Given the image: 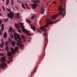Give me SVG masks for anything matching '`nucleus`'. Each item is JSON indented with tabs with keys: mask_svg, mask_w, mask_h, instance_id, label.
Instances as JSON below:
<instances>
[{
	"mask_svg": "<svg viewBox=\"0 0 77 77\" xmlns=\"http://www.w3.org/2000/svg\"><path fill=\"white\" fill-rule=\"evenodd\" d=\"M26 22H27L29 24H31V22H30V21L29 20H26Z\"/></svg>",
	"mask_w": 77,
	"mask_h": 77,
	"instance_id": "aec40b11",
	"label": "nucleus"
},
{
	"mask_svg": "<svg viewBox=\"0 0 77 77\" xmlns=\"http://www.w3.org/2000/svg\"><path fill=\"white\" fill-rule=\"evenodd\" d=\"M20 47L21 49H23V48H24L23 47H24V45L22 44H21L20 45Z\"/></svg>",
	"mask_w": 77,
	"mask_h": 77,
	"instance_id": "dca6fc26",
	"label": "nucleus"
},
{
	"mask_svg": "<svg viewBox=\"0 0 77 77\" xmlns=\"http://www.w3.org/2000/svg\"><path fill=\"white\" fill-rule=\"evenodd\" d=\"M3 45H4V42H2V44H0V47L1 48H3Z\"/></svg>",
	"mask_w": 77,
	"mask_h": 77,
	"instance_id": "ddd939ff",
	"label": "nucleus"
},
{
	"mask_svg": "<svg viewBox=\"0 0 77 77\" xmlns=\"http://www.w3.org/2000/svg\"><path fill=\"white\" fill-rule=\"evenodd\" d=\"M2 27H4V24L2 23Z\"/></svg>",
	"mask_w": 77,
	"mask_h": 77,
	"instance_id": "a19ab883",
	"label": "nucleus"
},
{
	"mask_svg": "<svg viewBox=\"0 0 77 77\" xmlns=\"http://www.w3.org/2000/svg\"><path fill=\"white\" fill-rule=\"evenodd\" d=\"M12 28H10L9 30L10 32H12Z\"/></svg>",
	"mask_w": 77,
	"mask_h": 77,
	"instance_id": "2f4dec72",
	"label": "nucleus"
},
{
	"mask_svg": "<svg viewBox=\"0 0 77 77\" xmlns=\"http://www.w3.org/2000/svg\"><path fill=\"white\" fill-rule=\"evenodd\" d=\"M53 3L54 4H56V2H53Z\"/></svg>",
	"mask_w": 77,
	"mask_h": 77,
	"instance_id": "de8ad7c7",
	"label": "nucleus"
},
{
	"mask_svg": "<svg viewBox=\"0 0 77 77\" xmlns=\"http://www.w3.org/2000/svg\"><path fill=\"white\" fill-rule=\"evenodd\" d=\"M26 3L24 4V5H26Z\"/></svg>",
	"mask_w": 77,
	"mask_h": 77,
	"instance_id": "bf43d9fd",
	"label": "nucleus"
},
{
	"mask_svg": "<svg viewBox=\"0 0 77 77\" xmlns=\"http://www.w3.org/2000/svg\"><path fill=\"white\" fill-rule=\"evenodd\" d=\"M11 44H12V47L15 46V41L13 40Z\"/></svg>",
	"mask_w": 77,
	"mask_h": 77,
	"instance_id": "9b49d317",
	"label": "nucleus"
},
{
	"mask_svg": "<svg viewBox=\"0 0 77 77\" xmlns=\"http://www.w3.org/2000/svg\"><path fill=\"white\" fill-rule=\"evenodd\" d=\"M1 41L2 42H3V40L2 39H1Z\"/></svg>",
	"mask_w": 77,
	"mask_h": 77,
	"instance_id": "8fccbe9b",
	"label": "nucleus"
},
{
	"mask_svg": "<svg viewBox=\"0 0 77 77\" xmlns=\"http://www.w3.org/2000/svg\"><path fill=\"white\" fill-rule=\"evenodd\" d=\"M36 18V16L35 15H33L31 19H33L34 18Z\"/></svg>",
	"mask_w": 77,
	"mask_h": 77,
	"instance_id": "a878e982",
	"label": "nucleus"
},
{
	"mask_svg": "<svg viewBox=\"0 0 77 77\" xmlns=\"http://www.w3.org/2000/svg\"><path fill=\"white\" fill-rule=\"evenodd\" d=\"M19 15H20V13H17V16H16V18H20V16H19Z\"/></svg>",
	"mask_w": 77,
	"mask_h": 77,
	"instance_id": "2eb2a0df",
	"label": "nucleus"
},
{
	"mask_svg": "<svg viewBox=\"0 0 77 77\" xmlns=\"http://www.w3.org/2000/svg\"><path fill=\"white\" fill-rule=\"evenodd\" d=\"M23 25H24V23H21L20 26L22 28V30L23 32H24V33H29V31H27V30H26V29H24V28L23 27Z\"/></svg>",
	"mask_w": 77,
	"mask_h": 77,
	"instance_id": "423d86ee",
	"label": "nucleus"
},
{
	"mask_svg": "<svg viewBox=\"0 0 77 77\" xmlns=\"http://www.w3.org/2000/svg\"><path fill=\"white\" fill-rule=\"evenodd\" d=\"M9 47H8V45H6V46L5 50H9Z\"/></svg>",
	"mask_w": 77,
	"mask_h": 77,
	"instance_id": "a211bd4d",
	"label": "nucleus"
},
{
	"mask_svg": "<svg viewBox=\"0 0 77 77\" xmlns=\"http://www.w3.org/2000/svg\"><path fill=\"white\" fill-rule=\"evenodd\" d=\"M7 11H8V12H10L9 13H8V17L9 18H10L11 20H12V19H13V17H14V12H11V10L9 9H8L7 10Z\"/></svg>",
	"mask_w": 77,
	"mask_h": 77,
	"instance_id": "39448f33",
	"label": "nucleus"
},
{
	"mask_svg": "<svg viewBox=\"0 0 77 77\" xmlns=\"http://www.w3.org/2000/svg\"><path fill=\"white\" fill-rule=\"evenodd\" d=\"M1 50H2V49H0V51H1Z\"/></svg>",
	"mask_w": 77,
	"mask_h": 77,
	"instance_id": "052dcab7",
	"label": "nucleus"
},
{
	"mask_svg": "<svg viewBox=\"0 0 77 77\" xmlns=\"http://www.w3.org/2000/svg\"><path fill=\"white\" fill-rule=\"evenodd\" d=\"M1 24H1L0 23V26H1Z\"/></svg>",
	"mask_w": 77,
	"mask_h": 77,
	"instance_id": "680f3d73",
	"label": "nucleus"
},
{
	"mask_svg": "<svg viewBox=\"0 0 77 77\" xmlns=\"http://www.w3.org/2000/svg\"><path fill=\"white\" fill-rule=\"evenodd\" d=\"M18 32H19V33H21V30L20 29H18Z\"/></svg>",
	"mask_w": 77,
	"mask_h": 77,
	"instance_id": "4c0bfd02",
	"label": "nucleus"
},
{
	"mask_svg": "<svg viewBox=\"0 0 77 77\" xmlns=\"http://www.w3.org/2000/svg\"><path fill=\"white\" fill-rule=\"evenodd\" d=\"M2 9L4 11H5V7L4 6H3L2 7Z\"/></svg>",
	"mask_w": 77,
	"mask_h": 77,
	"instance_id": "72a5a7b5",
	"label": "nucleus"
},
{
	"mask_svg": "<svg viewBox=\"0 0 77 77\" xmlns=\"http://www.w3.org/2000/svg\"><path fill=\"white\" fill-rule=\"evenodd\" d=\"M17 46H19V45H20V43H17Z\"/></svg>",
	"mask_w": 77,
	"mask_h": 77,
	"instance_id": "c03bdc74",
	"label": "nucleus"
},
{
	"mask_svg": "<svg viewBox=\"0 0 77 77\" xmlns=\"http://www.w3.org/2000/svg\"><path fill=\"white\" fill-rule=\"evenodd\" d=\"M26 34L27 35H29V36H32V35H33L34 34L33 33L32 34H31L29 33H27Z\"/></svg>",
	"mask_w": 77,
	"mask_h": 77,
	"instance_id": "bb28decb",
	"label": "nucleus"
},
{
	"mask_svg": "<svg viewBox=\"0 0 77 77\" xmlns=\"http://www.w3.org/2000/svg\"><path fill=\"white\" fill-rule=\"evenodd\" d=\"M1 29L2 32H3V30H4V27H1Z\"/></svg>",
	"mask_w": 77,
	"mask_h": 77,
	"instance_id": "473e14b6",
	"label": "nucleus"
},
{
	"mask_svg": "<svg viewBox=\"0 0 77 77\" xmlns=\"http://www.w3.org/2000/svg\"><path fill=\"white\" fill-rule=\"evenodd\" d=\"M2 0V1H3V2H4L5 1V0Z\"/></svg>",
	"mask_w": 77,
	"mask_h": 77,
	"instance_id": "4d7b16f0",
	"label": "nucleus"
},
{
	"mask_svg": "<svg viewBox=\"0 0 77 77\" xmlns=\"http://www.w3.org/2000/svg\"><path fill=\"white\" fill-rule=\"evenodd\" d=\"M36 68V66L35 67V68Z\"/></svg>",
	"mask_w": 77,
	"mask_h": 77,
	"instance_id": "774afa93",
	"label": "nucleus"
},
{
	"mask_svg": "<svg viewBox=\"0 0 77 77\" xmlns=\"http://www.w3.org/2000/svg\"><path fill=\"white\" fill-rule=\"evenodd\" d=\"M59 12L55 15L52 17V19H54L57 17V16H62V17H65L66 15V10L63 8V6H62L59 7L58 8Z\"/></svg>",
	"mask_w": 77,
	"mask_h": 77,
	"instance_id": "f257e3e1",
	"label": "nucleus"
},
{
	"mask_svg": "<svg viewBox=\"0 0 77 77\" xmlns=\"http://www.w3.org/2000/svg\"><path fill=\"white\" fill-rule=\"evenodd\" d=\"M14 26L16 28H17V29H19V25L18 24L15 23L14 25Z\"/></svg>",
	"mask_w": 77,
	"mask_h": 77,
	"instance_id": "f8f14e48",
	"label": "nucleus"
},
{
	"mask_svg": "<svg viewBox=\"0 0 77 77\" xmlns=\"http://www.w3.org/2000/svg\"><path fill=\"white\" fill-rule=\"evenodd\" d=\"M46 45H45V49H44V50H45V48H46Z\"/></svg>",
	"mask_w": 77,
	"mask_h": 77,
	"instance_id": "603ef678",
	"label": "nucleus"
},
{
	"mask_svg": "<svg viewBox=\"0 0 77 77\" xmlns=\"http://www.w3.org/2000/svg\"><path fill=\"white\" fill-rule=\"evenodd\" d=\"M31 5H32V8L33 9H35L36 8V4H31Z\"/></svg>",
	"mask_w": 77,
	"mask_h": 77,
	"instance_id": "1a4fd4ad",
	"label": "nucleus"
},
{
	"mask_svg": "<svg viewBox=\"0 0 77 77\" xmlns=\"http://www.w3.org/2000/svg\"><path fill=\"white\" fill-rule=\"evenodd\" d=\"M9 40H10V41H11V40L10 39Z\"/></svg>",
	"mask_w": 77,
	"mask_h": 77,
	"instance_id": "338daca9",
	"label": "nucleus"
},
{
	"mask_svg": "<svg viewBox=\"0 0 77 77\" xmlns=\"http://www.w3.org/2000/svg\"><path fill=\"white\" fill-rule=\"evenodd\" d=\"M1 60V58H0V61Z\"/></svg>",
	"mask_w": 77,
	"mask_h": 77,
	"instance_id": "e2e57ef3",
	"label": "nucleus"
},
{
	"mask_svg": "<svg viewBox=\"0 0 77 77\" xmlns=\"http://www.w3.org/2000/svg\"><path fill=\"white\" fill-rule=\"evenodd\" d=\"M36 70V69H35L34 70V71L33 72H32V74H33V73L35 71V70Z\"/></svg>",
	"mask_w": 77,
	"mask_h": 77,
	"instance_id": "58836bf2",
	"label": "nucleus"
},
{
	"mask_svg": "<svg viewBox=\"0 0 77 77\" xmlns=\"http://www.w3.org/2000/svg\"><path fill=\"white\" fill-rule=\"evenodd\" d=\"M11 4L12 6H13V5L14 4V0H11Z\"/></svg>",
	"mask_w": 77,
	"mask_h": 77,
	"instance_id": "393cba45",
	"label": "nucleus"
},
{
	"mask_svg": "<svg viewBox=\"0 0 77 77\" xmlns=\"http://www.w3.org/2000/svg\"><path fill=\"white\" fill-rule=\"evenodd\" d=\"M65 0H60V3L61 4H65Z\"/></svg>",
	"mask_w": 77,
	"mask_h": 77,
	"instance_id": "9d476101",
	"label": "nucleus"
},
{
	"mask_svg": "<svg viewBox=\"0 0 77 77\" xmlns=\"http://www.w3.org/2000/svg\"><path fill=\"white\" fill-rule=\"evenodd\" d=\"M14 38L15 40H17L18 39V40H17V42L20 44H21V38H20V36H19V35L17 33H14Z\"/></svg>",
	"mask_w": 77,
	"mask_h": 77,
	"instance_id": "20e7f679",
	"label": "nucleus"
},
{
	"mask_svg": "<svg viewBox=\"0 0 77 77\" xmlns=\"http://www.w3.org/2000/svg\"><path fill=\"white\" fill-rule=\"evenodd\" d=\"M12 57H10L8 58V59L9 60L8 62V63H10V62H12V61H13V60H12V59H12Z\"/></svg>",
	"mask_w": 77,
	"mask_h": 77,
	"instance_id": "6e6552de",
	"label": "nucleus"
},
{
	"mask_svg": "<svg viewBox=\"0 0 77 77\" xmlns=\"http://www.w3.org/2000/svg\"><path fill=\"white\" fill-rule=\"evenodd\" d=\"M8 42H6L5 43V45H8Z\"/></svg>",
	"mask_w": 77,
	"mask_h": 77,
	"instance_id": "e433bc0d",
	"label": "nucleus"
},
{
	"mask_svg": "<svg viewBox=\"0 0 77 77\" xmlns=\"http://www.w3.org/2000/svg\"><path fill=\"white\" fill-rule=\"evenodd\" d=\"M0 16H2V14L1 13H0Z\"/></svg>",
	"mask_w": 77,
	"mask_h": 77,
	"instance_id": "3c124183",
	"label": "nucleus"
},
{
	"mask_svg": "<svg viewBox=\"0 0 77 77\" xmlns=\"http://www.w3.org/2000/svg\"><path fill=\"white\" fill-rule=\"evenodd\" d=\"M47 5H48V3H47Z\"/></svg>",
	"mask_w": 77,
	"mask_h": 77,
	"instance_id": "0e129e2a",
	"label": "nucleus"
},
{
	"mask_svg": "<svg viewBox=\"0 0 77 77\" xmlns=\"http://www.w3.org/2000/svg\"><path fill=\"white\" fill-rule=\"evenodd\" d=\"M6 10H7L8 9V8H6Z\"/></svg>",
	"mask_w": 77,
	"mask_h": 77,
	"instance_id": "864d4df0",
	"label": "nucleus"
},
{
	"mask_svg": "<svg viewBox=\"0 0 77 77\" xmlns=\"http://www.w3.org/2000/svg\"><path fill=\"white\" fill-rule=\"evenodd\" d=\"M9 2V0H7L6 2V5L7 6H8V5Z\"/></svg>",
	"mask_w": 77,
	"mask_h": 77,
	"instance_id": "412c9836",
	"label": "nucleus"
},
{
	"mask_svg": "<svg viewBox=\"0 0 77 77\" xmlns=\"http://www.w3.org/2000/svg\"><path fill=\"white\" fill-rule=\"evenodd\" d=\"M46 35H47V33H44L43 34V35L44 36H45Z\"/></svg>",
	"mask_w": 77,
	"mask_h": 77,
	"instance_id": "a18cd8bd",
	"label": "nucleus"
},
{
	"mask_svg": "<svg viewBox=\"0 0 77 77\" xmlns=\"http://www.w3.org/2000/svg\"><path fill=\"white\" fill-rule=\"evenodd\" d=\"M2 23V21L1 20H0V24H1Z\"/></svg>",
	"mask_w": 77,
	"mask_h": 77,
	"instance_id": "49530a36",
	"label": "nucleus"
},
{
	"mask_svg": "<svg viewBox=\"0 0 77 77\" xmlns=\"http://www.w3.org/2000/svg\"><path fill=\"white\" fill-rule=\"evenodd\" d=\"M22 7L23 8V9H25L24 5V4L23 3H22Z\"/></svg>",
	"mask_w": 77,
	"mask_h": 77,
	"instance_id": "cd10ccee",
	"label": "nucleus"
},
{
	"mask_svg": "<svg viewBox=\"0 0 77 77\" xmlns=\"http://www.w3.org/2000/svg\"><path fill=\"white\" fill-rule=\"evenodd\" d=\"M48 39H47V37H45V41H48Z\"/></svg>",
	"mask_w": 77,
	"mask_h": 77,
	"instance_id": "c85d7f7f",
	"label": "nucleus"
},
{
	"mask_svg": "<svg viewBox=\"0 0 77 77\" xmlns=\"http://www.w3.org/2000/svg\"><path fill=\"white\" fill-rule=\"evenodd\" d=\"M18 48H19L18 47H16L14 48L15 50L14 49L12 48H11V51L12 53V54H15V51L18 50Z\"/></svg>",
	"mask_w": 77,
	"mask_h": 77,
	"instance_id": "0eeeda50",
	"label": "nucleus"
},
{
	"mask_svg": "<svg viewBox=\"0 0 77 77\" xmlns=\"http://www.w3.org/2000/svg\"><path fill=\"white\" fill-rule=\"evenodd\" d=\"M29 39H32V38L31 37H30L29 38Z\"/></svg>",
	"mask_w": 77,
	"mask_h": 77,
	"instance_id": "5fc2aeb1",
	"label": "nucleus"
},
{
	"mask_svg": "<svg viewBox=\"0 0 77 77\" xmlns=\"http://www.w3.org/2000/svg\"><path fill=\"white\" fill-rule=\"evenodd\" d=\"M7 34L6 32H5L4 34V38H6V37L7 36Z\"/></svg>",
	"mask_w": 77,
	"mask_h": 77,
	"instance_id": "f3484780",
	"label": "nucleus"
},
{
	"mask_svg": "<svg viewBox=\"0 0 77 77\" xmlns=\"http://www.w3.org/2000/svg\"><path fill=\"white\" fill-rule=\"evenodd\" d=\"M12 7L13 9H14V7H13V6H12Z\"/></svg>",
	"mask_w": 77,
	"mask_h": 77,
	"instance_id": "6e6d98bb",
	"label": "nucleus"
},
{
	"mask_svg": "<svg viewBox=\"0 0 77 77\" xmlns=\"http://www.w3.org/2000/svg\"><path fill=\"white\" fill-rule=\"evenodd\" d=\"M0 35H2V31H1V30H0Z\"/></svg>",
	"mask_w": 77,
	"mask_h": 77,
	"instance_id": "79ce46f5",
	"label": "nucleus"
},
{
	"mask_svg": "<svg viewBox=\"0 0 77 77\" xmlns=\"http://www.w3.org/2000/svg\"><path fill=\"white\" fill-rule=\"evenodd\" d=\"M31 28L33 30H35V26L33 25L32 26H31Z\"/></svg>",
	"mask_w": 77,
	"mask_h": 77,
	"instance_id": "6ab92c4d",
	"label": "nucleus"
},
{
	"mask_svg": "<svg viewBox=\"0 0 77 77\" xmlns=\"http://www.w3.org/2000/svg\"><path fill=\"white\" fill-rule=\"evenodd\" d=\"M44 9H43L42 8L41 12V14H44Z\"/></svg>",
	"mask_w": 77,
	"mask_h": 77,
	"instance_id": "5701e85b",
	"label": "nucleus"
},
{
	"mask_svg": "<svg viewBox=\"0 0 77 77\" xmlns=\"http://www.w3.org/2000/svg\"><path fill=\"white\" fill-rule=\"evenodd\" d=\"M10 36L12 39H13V35L11 34H10Z\"/></svg>",
	"mask_w": 77,
	"mask_h": 77,
	"instance_id": "f704fd0d",
	"label": "nucleus"
},
{
	"mask_svg": "<svg viewBox=\"0 0 77 77\" xmlns=\"http://www.w3.org/2000/svg\"><path fill=\"white\" fill-rule=\"evenodd\" d=\"M33 2L35 3H39V0H33Z\"/></svg>",
	"mask_w": 77,
	"mask_h": 77,
	"instance_id": "4468645a",
	"label": "nucleus"
},
{
	"mask_svg": "<svg viewBox=\"0 0 77 77\" xmlns=\"http://www.w3.org/2000/svg\"><path fill=\"white\" fill-rule=\"evenodd\" d=\"M43 1H44V2H45V0H43Z\"/></svg>",
	"mask_w": 77,
	"mask_h": 77,
	"instance_id": "13d9d810",
	"label": "nucleus"
},
{
	"mask_svg": "<svg viewBox=\"0 0 77 77\" xmlns=\"http://www.w3.org/2000/svg\"><path fill=\"white\" fill-rule=\"evenodd\" d=\"M1 11V9L0 8V11Z\"/></svg>",
	"mask_w": 77,
	"mask_h": 77,
	"instance_id": "69168bd1",
	"label": "nucleus"
},
{
	"mask_svg": "<svg viewBox=\"0 0 77 77\" xmlns=\"http://www.w3.org/2000/svg\"><path fill=\"white\" fill-rule=\"evenodd\" d=\"M7 54H8V56H11V54L12 53L11 52H7Z\"/></svg>",
	"mask_w": 77,
	"mask_h": 77,
	"instance_id": "4be33fe9",
	"label": "nucleus"
},
{
	"mask_svg": "<svg viewBox=\"0 0 77 77\" xmlns=\"http://www.w3.org/2000/svg\"><path fill=\"white\" fill-rule=\"evenodd\" d=\"M8 21V19H5L4 20V22L6 23V22H7Z\"/></svg>",
	"mask_w": 77,
	"mask_h": 77,
	"instance_id": "c756f323",
	"label": "nucleus"
},
{
	"mask_svg": "<svg viewBox=\"0 0 77 77\" xmlns=\"http://www.w3.org/2000/svg\"><path fill=\"white\" fill-rule=\"evenodd\" d=\"M60 19L58 20H57L56 21H55L54 22H52L51 20H48V22H47V24L44 26H42L40 27L39 29L40 30H42V31H44V32H46L47 30L46 29H47V27L48 26V24H53V23H55L56 22L60 21Z\"/></svg>",
	"mask_w": 77,
	"mask_h": 77,
	"instance_id": "f03ea898",
	"label": "nucleus"
},
{
	"mask_svg": "<svg viewBox=\"0 0 77 77\" xmlns=\"http://www.w3.org/2000/svg\"><path fill=\"white\" fill-rule=\"evenodd\" d=\"M22 38L23 39H25V37L23 35H22Z\"/></svg>",
	"mask_w": 77,
	"mask_h": 77,
	"instance_id": "c9c22d12",
	"label": "nucleus"
},
{
	"mask_svg": "<svg viewBox=\"0 0 77 77\" xmlns=\"http://www.w3.org/2000/svg\"><path fill=\"white\" fill-rule=\"evenodd\" d=\"M38 32L39 33H41V31H40L39 29H38Z\"/></svg>",
	"mask_w": 77,
	"mask_h": 77,
	"instance_id": "37998d69",
	"label": "nucleus"
},
{
	"mask_svg": "<svg viewBox=\"0 0 77 77\" xmlns=\"http://www.w3.org/2000/svg\"><path fill=\"white\" fill-rule=\"evenodd\" d=\"M18 3H21V2L20 1H17Z\"/></svg>",
	"mask_w": 77,
	"mask_h": 77,
	"instance_id": "ea45409f",
	"label": "nucleus"
},
{
	"mask_svg": "<svg viewBox=\"0 0 77 77\" xmlns=\"http://www.w3.org/2000/svg\"><path fill=\"white\" fill-rule=\"evenodd\" d=\"M0 56H4V54L0 53Z\"/></svg>",
	"mask_w": 77,
	"mask_h": 77,
	"instance_id": "7c9ffc66",
	"label": "nucleus"
},
{
	"mask_svg": "<svg viewBox=\"0 0 77 77\" xmlns=\"http://www.w3.org/2000/svg\"><path fill=\"white\" fill-rule=\"evenodd\" d=\"M28 42H31V41H30V40H28Z\"/></svg>",
	"mask_w": 77,
	"mask_h": 77,
	"instance_id": "09e8293b",
	"label": "nucleus"
},
{
	"mask_svg": "<svg viewBox=\"0 0 77 77\" xmlns=\"http://www.w3.org/2000/svg\"><path fill=\"white\" fill-rule=\"evenodd\" d=\"M5 60H6V58L5 57H3L1 58V62L2 63L1 64L0 66L1 68H3V69L5 68V67H7L8 66L5 63L4 61H5Z\"/></svg>",
	"mask_w": 77,
	"mask_h": 77,
	"instance_id": "7ed1b4c3",
	"label": "nucleus"
},
{
	"mask_svg": "<svg viewBox=\"0 0 77 77\" xmlns=\"http://www.w3.org/2000/svg\"><path fill=\"white\" fill-rule=\"evenodd\" d=\"M25 6H26V7L27 9H30V8H28V6H27V4H26Z\"/></svg>",
	"mask_w": 77,
	"mask_h": 77,
	"instance_id": "b1692460",
	"label": "nucleus"
}]
</instances>
